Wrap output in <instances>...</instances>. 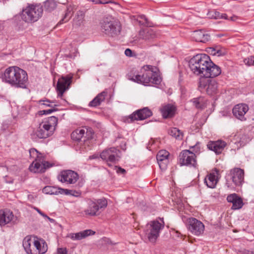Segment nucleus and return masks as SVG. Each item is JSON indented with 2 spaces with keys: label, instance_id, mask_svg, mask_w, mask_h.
Returning <instances> with one entry per match:
<instances>
[{
  "label": "nucleus",
  "instance_id": "nucleus-5",
  "mask_svg": "<svg viewBox=\"0 0 254 254\" xmlns=\"http://www.w3.org/2000/svg\"><path fill=\"white\" fill-rule=\"evenodd\" d=\"M107 200L104 197L89 199L87 201L86 207L80 212V214L86 217L97 216L107 207Z\"/></svg>",
  "mask_w": 254,
  "mask_h": 254
},
{
  "label": "nucleus",
  "instance_id": "nucleus-11",
  "mask_svg": "<svg viewBox=\"0 0 254 254\" xmlns=\"http://www.w3.org/2000/svg\"><path fill=\"white\" fill-rule=\"evenodd\" d=\"M161 222L158 220L151 221L146 226L144 232L147 237L148 240L154 243L159 236L161 230L164 228V223L163 220L160 219Z\"/></svg>",
  "mask_w": 254,
  "mask_h": 254
},
{
  "label": "nucleus",
  "instance_id": "nucleus-51",
  "mask_svg": "<svg viewBox=\"0 0 254 254\" xmlns=\"http://www.w3.org/2000/svg\"><path fill=\"white\" fill-rule=\"evenodd\" d=\"M35 209L39 213H41L42 211L38 208H35Z\"/></svg>",
  "mask_w": 254,
  "mask_h": 254
},
{
  "label": "nucleus",
  "instance_id": "nucleus-26",
  "mask_svg": "<svg viewBox=\"0 0 254 254\" xmlns=\"http://www.w3.org/2000/svg\"><path fill=\"white\" fill-rule=\"evenodd\" d=\"M227 200L233 204L232 208L233 209H240L243 205L242 199L236 193L229 195L227 197Z\"/></svg>",
  "mask_w": 254,
  "mask_h": 254
},
{
  "label": "nucleus",
  "instance_id": "nucleus-41",
  "mask_svg": "<svg viewBox=\"0 0 254 254\" xmlns=\"http://www.w3.org/2000/svg\"><path fill=\"white\" fill-rule=\"evenodd\" d=\"M56 254H67V251L65 248H58Z\"/></svg>",
  "mask_w": 254,
  "mask_h": 254
},
{
  "label": "nucleus",
  "instance_id": "nucleus-27",
  "mask_svg": "<svg viewBox=\"0 0 254 254\" xmlns=\"http://www.w3.org/2000/svg\"><path fill=\"white\" fill-rule=\"evenodd\" d=\"M192 38L196 42L205 43L210 40V36L202 30L194 31Z\"/></svg>",
  "mask_w": 254,
  "mask_h": 254
},
{
  "label": "nucleus",
  "instance_id": "nucleus-56",
  "mask_svg": "<svg viewBox=\"0 0 254 254\" xmlns=\"http://www.w3.org/2000/svg\"><path fill=\"white\" fill-rule=\"evenodd\" d=\"M54 106H55V107L57 106V105L55 104V105H54Z\"/></svg>",
  "mask_w": 254,
  "mask_h": 254
},
{
  "label": "nucleus",
  "instance_id": "nucleus-16",
  "mask_svg": "<svg viewBox=\"0 0 254 254\" xmlns=\"http://www.w3.org/2000/svg\"><path fill=\"white\" fill-rule=\"evenodd\" d=\"M58 179L63 183L73 184L76 183L78 179V175L71 170L63 171L58 175Z\"/></svg>",
  "mask_w": 254,
  "mask_h": 254
},
{
  "label": "nucleus",
  "instance_id": "nucleus-28",
  "mask_svg": "<svg viewBox=\"0 0 254 254\" xmlns=\"http://www.w3.org/2000/svg\"><path fill=\"white\" fill-rule=\"evenodd\" d=\"M95 232L91 230H86L78 233L70 234V237L73 240H80L88 236L94 235Z\"/></svg>",
  "mask_w": 254,
  "mask_h": 254
},
{
  "label": "nucleus",
  "instance_id": "nucleus-33",
  "mask_svg": "<svg viewBox=\"0 0 254 254\" xmlns=\"http://www.w3.org/2000/svg\"><path fill=\"white\" fill-rule=\"evenodd\" d=\"M208 18L210 19H227L228 15L225 13H220L219 12L215 10H209L207 13Z\"/></svg>",
  "mask_w": 254,
  "mask_h": 254
},
{
  "label": "nucleus",
  "instance_id": "nucleus-17",
  "mask_svg": "<svg viewBox=\"0 0 254 254\" xmlns=\"http://www.w3.org/2000/svg\"><path fill=\"white\" fill-rule=\"evenodd\" d=\"M72 79V75H71L63 76L59 78L56 88L58 97H62L64 92L68 89L71 83Z\"/></svg>",
  "mask_w": 254,
  "mask_h": 254
},
{
  "label": "nucleus",
  "instance_id": "nucleus-9",
  "mask_svg": "<svg viewBox=\"0 0 254 254\" xmlns=\"http://www.w3.org/2000/svg\"><path fill=\"white\" fill-rule=\"evenodd\" d=\"M226 186L230 189L241 187L244 182V171L239 168L231 169L225 176Z\"/></svg>",
  "mask_w": 254,
  "mask_h": 254
},
{
  "label": "nucleus",
  "instance_id": "nucleus-45",
  "mask_svg": "<svg viewBox=\"0 0 254 254\" xmlns=\"http://www.w3.org/2000/svg\"><path fill=\"white\" fill-rule=\"evenodd\" d=\"M224 54L225 53L224 52H222V51L219 50H218L217 51L216 50V52H214V53H213V55H217L218 56H222L224 55Z\"/></svg>",
  "mask_w": 254,
  "mask_h": 254
},
{
  "label": "nucleus",
  "instance_id": "nucleus-55",
  "mask_svg": "<svg viewBox=\"0 0 254 254\" xmlns=\"http://www.w3.org/2000/svg\"><path fill=\"white\" fill-rule=\"evenodd\" d=\"M108 165H109V166H111V165L110 163H108Z\"/></svg>",
  "mask_w": 254,
  "mask_h": 254
},
{
  "label": "nucleus",
  "instance_id": "nucleus-14",
  "mask_svg": "<svg viewBox=\"0 0 254 254\" xmlns=\"http://www.w3.org/2000/svg\"><path fill=\"white\" fill-rule=\"evenodd\" d=\"M179 163L181 166L195 167L197 165L196 155L188 150H183L179 155Z\"/></svg>",
  "mask_w": 254,
  "mask_h": 254
},
{
  "label": "nucleus",
  "instance_id": "nucleus-10",
  "mask_svg": "<svg viewBox=\"0 0 254 254\" xmlns=\"http://www.w3.org/2000/svg\"><path fill=\"white\" fill-rule=\"evenodd\" d=\"M43 9L41 5L38 4H28L23 8L21 12L22 19L27 23L37 21L43 14Z\"/></svg>",
  "mask_w": 254,
  "mask_h": 254
},
{
  "label": "nucleus",
  "instance_id": "nucleus-35",
  "mask_svg": "<svg viewBox=\"0 0 254 254\" xmlns=\"http://www.w3.org/2000/svg\"><path fill=\"white\" fill-rule=\"evenodd\" d=\"M84 17V13L82 11L77 12L75 18L73 19V24L80 26L82 23Z\"/></svg>",
  "mask_w": 254,
  "mask_h": 254
},
{
  "label": "nucleus",
  "instance_id": "nucleus-46",
  "mask_svg": "<svg viewBox=\"0 0 254 254\" xmlns=\"http://www.w3.org/2000/svg\"><path fill=\"white\" fill-rule=\"evenodd\" d=\"M228 18L226 19L228 20H230V21H236L238 19V17L236 16H235V15H233V16H230V17H229L228 16Z\"/></svg>",
  "mask_w": 254,
  "mask_h": 254
},
{
  "label": "nucleus",
  "instance_id": "nucleus-40",
  "mask_svg": "<svg viewBox=\"0 0 254 254\" xmlns=\"http://www.w3.org/2000/svg\"><path fill=\"white\" fill-rule=\"evenodd\" d=\"M40 103L43 102L42 103H41L42 105H45V106H48V107H53L52 105H51L50 104V103H55V101H51L49 100H44V101H40Z\"/></svg>",
  "mask_w": 254,
  "mask_h": 254
},
{
  "label": "nucleus",
  "instance_id": "nucleus-8",
  "mask_svg": "<svg viewBox=\"0 0 254 254\" xmlns=\"http://www.w3.org/2000/svg\"><path fill=\"white\" fill-rule=\"evenodd\" d=\"M93 131L91 128H78L73 131L71 135V138L75 141H81V148L85 151L90 149V140L93 137Z\"/></svg>",
  "mask_w": 254,
  "mask_h": 254
},
{
  "label": "nucleus",
  "instance_id": "nucleus-12",
  "mask_svg": "<svg viewBox=\"0 0 254 254\" xmlns=\"http://www.w3.org/2000/svg\"><path fill=\"white\" fill-rule=\"evenodd\" d=\"M212 77H201L200 78L198 88L200 90H204L209 96H214L218 93V83Z\"/></svg>",
  "mask_w": 254,
  "mask_h": 254
},
{
  "label": "nucleus",
  "instance_id": "nucleus-52",
  "mask_svg": "<svg viewBox=\"0 0 254 254\" xmlns=\"http://www.w3.org/2000/svg\"><path fill=\"white\" fill-rule=\"evenodd\" d=\"M142 18L144 19V20H145L146 21H147V18H146V17L145 16H142Z\"/></svg>",
  "mask_w": 254,
  "mask_h": 254
},
{
  "label": "nucleus",
  "instance_id": "nucleus-43",
  "mask_svg": "<svg viewBox=\"0 0 254 254\" xmlns=\"http://www.w3.org/2000/svg\"><path fill=\"white\" fill-rule=\"evenodd\" d=\"M125 54L127 57H131L132 52V51L129 49H127L125 51Z\"/></svg>",
  "mask_w": 254,
  "mask_h": 254
},
{
  "label": "nucleus",
  "instance_id": "nucleus-20",
  "mask_svg": "<svg viewBox=\"0 0 254 254\" xmlns=\"http://www.w3.org/2000/svg\"><path fill=\"white\" fill-rule=\"evenodd\" d=\"M249 106L244 103L239 104L235 106L233 109V115L238 119L244 121L246 120L245 114L249 111Z\"/></svg>",
  "mask_w": 254,
  "mask_h": 254
},
{
  "label": "nucleus",
  "instance_id": "nucleus-23",
  "mask_svg": "<svg viewBox=\"0 0 254 254\" xmlns=\"http://www.w3.org/2000/svg\"><path fill=\"white\" fill-rule=\"evenodd\" d=\"M43 192L45 194L58 195L59 194H70V190L54 186H47L43 189Z\"/></svg>",
  "mask_w": 254,
  "mask_h": 254
},
{
  "label": "nucleus",
  "instance_id": "nucleus-15",
  "mask_svg": "<svg viewBox=\"0 0 254 254\" xmlns=\"http://www.w3.org/2000/svg\"><path fill=\"white\" fill-rule=\"evenodd\" d=\"M188 229L192 234L199 236L204 232V225L200 221L190 217L188 219Z\"/></svg>",
  "mask_w": 254,
  "mask_h": 254
},
{
  "label": "nucleus",
  "instance_id": "nucleus-24",
  "mask_svg": "<svg viewBox=\"0 0 254 254\" xmlns=\"http://www.w3.org/2000/svg\"><path fill=\"white\" fill-rule=\"evenodd\" d=\"M226 143L222 140H219L216 141H209L207 144V147L209 150L213 151L216 154L222 153Z\"/></svg>",
  "mask_w": 254,
  "mask_h": 254
},
{
  "label": "nucleus",
  "instance_id": "nucleus-47",
  "mask_svg": "<svg viewBox=\"0 0 254 254\" xmlns=\"http://www.w3.org/2000/svg\"><path fill=\"white\" fill-rule=\"evenodd\" d=\"M117 172L119 174H124L126 172V171L125 169L121 167H118L117 169Z\"/></svg>",
  "mask_w": 254,
  "mask_h": 254
},
{
  "label": "nucleus",
  "instance_id": "nucleus-53",
  "mask_svg": "<svg viewBox=\"0 0 254 254\" xmlns=\"http://www.w3.org/2000/svg\"><path fill=\"white\" fill-rule=\"evenodd\" d=\"M43 217H44V218H47L48 217V216L45 214H44V215H43Z\"/></svg>",
  "mask_w": 254,
  "mask_h": 254
},
{
  "label": "nucleus",
  "instance_id": "nucleus-18",
  "mask_svg": "<svg viewBox=\"0 0 254 254\" xmlns=\"http://www.w3.org/2000/svg\"><path fill=\"white\" fill-rule=\"evenodd\" d=\"M120 151L115 147L104 150L100 154V157L107 162L116 163L119 161Z\"/></svg>",
  "mask_w": 254,
  "mask_h": 254
},
{
  "label": "nucleus",
  "instance_id": "nucleus-30",
  "mask_svg": "<svg viewBox=\"0 0 254 254\" xmlns=\"http://www.w3.org/2000/svg\"><path fill=\"white\" fill-rule=\"evenodd\" d=\"M107 92L103 91L98 94L89 104V106L95 107L101 104L105 99Z\"/></svg>",
  "mask_w": 254,
  "mask_h": 254
},
{
  "label": "nucleus",
  "instance_id": "nucleus-21",
  "mask_svg": "<svg viewBox=\"0 0 254 254\" xmlns=\"http://www.w3.org/2000/svg\"><path fill=\"white\" fill-rule=\"evenodd\" d=\"M139 36L140 38L150 44L157 38V35L156 32L153 29L145 28L139 31Z\"/></svg>",
  "mask_w": 254,
  "mask_h": 254
},
{
  "label": "nucleus",
  "instance_id": "nucleus-32",
  "mask_svg": "<svg viewBox=\"0 0 254 254\" xmlns=\"http://www.w3.org/2000/svg\"><path fill=\"white\" fill-rule=\"evenodd\" d=\"M191 102H192L193 106L197 109H203L206 106V100L202 96L193 98L191 99Z\"/></svg>",
  "mask_w": 254,
  "mask_h": 254
},
{
  "label": "nucleus",
  "instance_id": "nucleus-25",
  "mask_svg": "<svg viewBox=\"0 0 254 254\" xmlns=\"http://www.w3.org/2000/svg\"><path fill=\"white\" fill-rule=\"evenodd\" d=\"M14 218L12 211L8 209L0 210V225L4 226L11 222Z\"/></svg>",
  "mask_w": 254,
  "mask_h": 254
},
{
  "label": "nucleus",
  "instance_id": "nucleus-13",
  "mask_svg": "<svg viewBox=\"0 0 254 254\" xmlns=\"http://www.w3.org/2000/svg\"><path fill=\"white\" fill-rule=\"evenodd\" d=\"M101 30L106 34L112 37L119 35L121 31L120 22L110 21L108 18L104 19L101 23Z\"/></svg>",
  "mask_w": 254,
  "mask_h": 254
},
{
  "label": "nucleus",
  "instance_id": "nucleus-49",
  "mask_svg": "<svg viewBox=\"0 0 254 254\" xmlns=\"http://www.w3.org/2000/svg\"><path fill=\"white\" fill-rule=\"evenodd\" d=\"M209 50V52H211L212 54H213L214 52H216V50L213 48H210Z\"/></svg>",
  "mask_w": 254,
  "mask_h": 254
},
{
  "label": "nucleus",
  "instance_id": "nucleus-2",
  "mask_svg": "<svg viewBox=\"0 0 254 254\" xmlns=\"http://www.w3.org/2000/svg\"><path fill=\"white\" fill-rule=\"evenodd\" d=\"M2 81L15 88H26L28 78L26 71L12 66L6 68L1 75Z\"/></svg>",
  "mask_w": 254,
  "mask_h": 254
},
{
  "label": "nucleus",
  "instance_id": "nucleus-34",
  "mask_svg": "<svg viewBox=\"0 0 254 254\" xmlns=\"http://www.w3.org/2000/svg\"><path fill=\"white\" fill-rule=\"evenodd\" d=\"M73 8L71 6H68L67 7L66 12L64 17L60 21L58 24H61L65 23L69 20L73 14Z\"/></svg>",
  "mask_w": 254,
  "mask_h": 254
},
{
  "label": "nucleus",
  "instance_id": "nucleus-50",
  "mask_svg": "<svg viewBox=\"0 0 254 254\" xmlns=\"http://www.w3.org/2000/svg\"><path fill=\"white\" fill-rule=\"evenodd\" d=\"M47 219H48L51 222H54L55 221L53 219L49 217H48Z\"/></svg>",
  "mask_w": 254,
  "mask_h": 254
},
{
  "label": "nucleus",
  "instance_id": "nucleus-48",
  "mask_svg": "<svg viewBox=\"0 0 254 254\" xmlns=\"http://www.w3.org/2000/svg\"><path fill=\"white\" fill-rule=\"evenodd\" d=\"M98 157L97 155H91V156H90L89 157V159H96Z\"/></svg>",
  "mask_w": 254,
  "mask_h": 254
},
{
  "label": "nucleus",
  "instance_id": "nucleus-38",
  "mask_svg": "<svg viewBox=\"0 0 254 254\" xmlns=\"http://www.w3.org/2000/svg\"><path fill=\"white\" fill-rule=\"evenodd\" d=\"M245 64L249 66L254 65V57L250 56L244 60Z\"/></svg>",
  "mask_w": 254,
  "mask_h": 254
},
{
  "label": "nucleus",
  "instance_id": "nucleus-3",
  "mask_svg": "<svg viewBox=\"0 0 254 254\" xmlns=\"http://www.w3.org/2000/svg\"><path fill=\"white\" fill-rule=\"evenodd\" d=\"M129 80L135 82L147 85L149 83L159 84L161 82V78L158 73L154 71L151 65L144 66L139 72L131 71L127 74Z\"/></svg>",
  "mask_w": 254,
  "mask_h": 254
},
{
  "label": "nucleus",
  "instance_id": "nucleus-22",
  "mask_svg": "<svg viewBox=\"0 0 254 254\" xmlns=\"http://www.w3.org/2000/svg\"><path fill=\"white\" fill-rule=\"evenodd\" d=\"M169 153L165 150L159 151L156 156V159L160 168L162 170H165L169 163L168 157Z\"/></svg>",
  "mask_w": 254,
  "mask_h": 254
},
{
  "label": "nucleus",
  "instance_id": "nucleus-31",
  "mask_svg": "<svg viewBox=\"0 0 254 254\" xmlns=\"http://www.w3.org/2000/svg\"><path fill=\"white\" fill-rule=\"evenodd\" d=\"M204 183L208 188H215L217 183V179L216 175L214 173H210L207 175L204 179Z\"/></svg>",
  "mask_w": 254,
  "mask_h": 254
},
{
  "label": "nucleus",
  "instance_id": "nucleus-4",
  "mask_svg": "<svg viewBox=\"0 0 254 254\" xmlns=\"http://www.w3.org/2000/svg\"><path fill=\"white\" fill-rule=\"evenodd\" d=\"M58 121L57 117L52 116L43 121L38 127L33 131L31 134L32 139H44L51 136L56 129Z\"/></svg>",
  "mask_w": 254,
  "mask_h": 254
},
{
  "label": "nucleus",
  "instance_id": "nucleus-1",
  "mask_svg": "<svg viewBox=\"0 0 254 254\" xmlns=\"http://www.w3.org/2000/svg\"><path fill=\"white\" fill-rule=\"evenodd\" d=\"M189 65L192 72L202 77H215L221 72V68L204 54H197L190 59Z\"/></svg>",
  "mask_w": 254,
  "mask_h": 254
},
{
  "label": "nucleus",
  "instance_id": "nucleus-37",
  "mask_svg": "<svg viewBox=\"0 0 254 254\" xmlns=\"http://www.w3.org/2000/svg\"><path fill=\"white\" fill-rule=\"evenodd\" d=\"M57 4L54 0H47L45 2V7L49 11L54 10Z\"/></svg>",
  "mask_w": 254,
  "mask_h": 254
},
{
  "label": "nucleus",
  "instance_id": "nucleus-39",
  "mask_svg": "<svg viewBox=\"0 0 254 254\" xmlns=\"http://www.w3.org/2000/svg\"><path fill=\"white\" fill-rule=\"evenodd\" d=\"M57 110V109H56L55 108H53V109H48V110H44L40 111V113L41 115H47V114H50L52 113V112L56 111Z\"/></svg>",
  "mask_w": 254,
  "mask_h": 254
},
{
  "label": "nucleus",
  "instance_id": "nucleus-6",
  "mask_svg": "<svg viewBox=\"0 0 254 254\" xmlns=\"http://www.w3.org/2000/svg\"><path fill=\"white\" fill-rule=\"evenodd\" d=\"M23 247L28 254H44L48 250L47 245L44 240H33L30 236L24 238Z\"/></svg>",
  "mask_w": 254,
  "mask_h": 254
},
{
  "label": "nucleus",
  "instance_id": "nucleus-42",
  "mask_svg": "<svg viewBox=\"0 0 254 254\" xmlns=\"http://www.w3.org/2000/svg\"><path fill=\"white\" fill-rule=\"evenodd\" d=\"M93 3L95 4H106L108 3V2L105 0H90Z\"/></svg>",
  "mask_w": 254,
  "mask_h": 254
},
{
  "label": "nucleus",
  "instance_id": "nucleus-19",
  "mask_svg": "<svg viewBox=\"0 0 254 254\" xmlns=\"http://www.w3.org/2000/svg\"><path fill=\"white\" fill-rule=\"evenodd\" d=\"M152 115L150 110L148 108H144L131 114L127 119V121L129 123L134 120H143L150 117Z\"/></svg>",
  "mask_w": 254,
  "mask_h": 254
},
{
  "label": "nucleus",
  "instance_id": "nucleus-29",
  "mask_svg": "<svg viewBox=\"0 0 254 254\" xmlns=\"http://www.w3.org/2000/svg\"><path fill=\"white\" fill-rule=\"evenodd\" d=\"M161 112L163 118H170L175 114V107L172 105L168 104L162 107Z\"/></svg>",
  "mask_w": 254,
  "mask_h": 254
},
{
  "label": "nucleus",
  "instance_id": "nucleus-36",
  "mask_svg": "<svg viewBox=\"0 0 254 254\" xmlns=\"http://www.w3.org/2000/svg\"><path fill=\"white\" fill-rule=\"evenodd\" d=\"M170 135L175 137L176 139H181L183 137V133L176 127L171 128L169 132Z\"/></svg>",
  "mask_w": 254,
  "mask_h": 254
},
{
  "label": "nucleus",
  "instance_id": "nucleus-7",
  "mask_svg": "<svg viewBox=\"0 0 254 254\" xmlns=\"http://www.w3.org/2000/svg\"><path fill=\"white\" fill-rule=\"evenodd\" d=\"M31 158L34 159L32 164L29 166L30 171L34 173H44L52 166V165L45 160L43 155L35 148L29 150Z\"/></svg>",
  "mask_w": 254,
  "mask_h": 254
},
{
  "label": "nucleus",
  "instance_id": "nucleus-44",
  "mask_svg": "<svg viewBox=\"0 0 254 254\" xmlns=\"http://www.w3.org/2000/svg\"><path fill=\"white\" fill-rule=\"evenodd\" d=\"M242 253V254H254V249L251 250H244Z\"/></svg>",
  "mask_w": 254,
  "mask_h": 254
},
{
  "label": "nucleus",
  "instance_id": "nucleus-54",
  "mask_svg": "<svg viewBox=\"0 0 254 254\" xmlns=\"http://www.w3.org/2000/svg\"><path fill=\"white\" fill-rule=\"evenodd\" d=\"M41 216H43V215H44V213L43 212H41V213L40 214Z\"/></svg>",
  "mask_w": 254,
  "mask_h": 254
}]
</instances>
